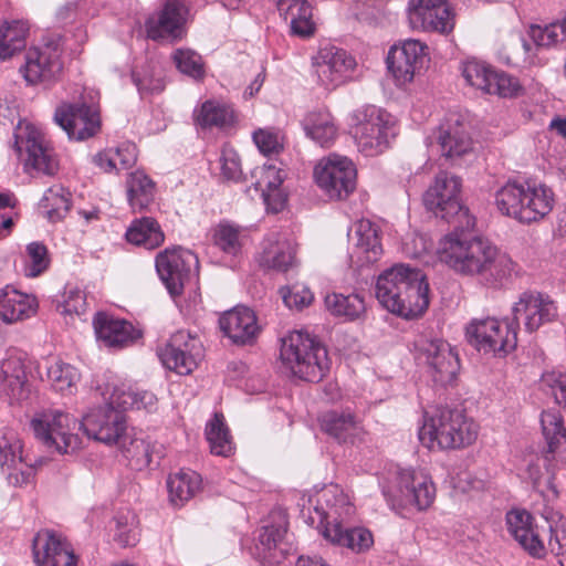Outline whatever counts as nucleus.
I'll return each instance as SVG.
<instances>
[{"mask_svg": "<svg viewBox=\"0 0 566 566\" xmlns=\"http://www.w3.org/2000/svg\"><path fill=\"white\" fill-rule=\"evenodd\" d=\"M104 406L92 408L81 422L60 409H44L34 413L30 428L38 441L60 454H70L81 448L77 430L83 429L88 438L105 444L118 441L126 430L125 415L104 401Z\"/></svg>", "mask_w": 566, "mask_h": 566, "instance_id": "f257e3e1", "label": "nucleus"}, {"mask_svg": "<svg viewBox=\"0 0 566 566\" xmlns=\"http://www.w3.org/2000/svg\"><path fill=\"white\" fill-rule=\"evenodd\" d=\"M457 230L444 235L437 250L439 260L461 275L476 277L483 285L502 286L511 276L512 259L488 239Z\"/></svg>", "mask_w": 566, "mask_h": 566, "instance_id": "f03ea898", "label": "nucleus"}, {"mask_svg": "<svg viewBox=\"0 0 566 566\" xmlns=\"http://www.w3.org/2000/svg\"><path fill=\"white\" fill-rule=\"evenodd\" d=\"M429 284L422 272L395 264L379 274L376 297L389 312L405 318L421 315L429 306Z\"/></svg>", "mask_w": 566, "mask_h": 566, "instance_id": "7ed1b4c3", "label": "nucleus"}, {"mask_svg": "<svg viewBox=\"0 0 566 566\" xmlns=\"http://www.w3.org/2000/svg\"><path fill=\"white\" fill-rule=\"evenodd\" d=\"M321 500L326 504V510L322 511L318 530L325 539L356 554L373 546L374 537L367 528L350 525L355 507L343 491L337 486L326 488L321 493Z\"/></svg>", "mask_w": 566, "mask_h": 566, "instance_id": "20e7f679", "label": "nucleus"}, {"mask_svg": "<svg viewBox=\"0 0 566 566\" xmlns=\"http://www.w3.org/2000/svg\"><path fill=\"white\" fill-rule=\"evenodd\" d=\"M495 205L503 216L530 224L553 210L555 193L543 182L509 180L495 192Z\"/></svg>", "mask_w": 566, "mask_h": 566, "instance_id": "39448f33", "label": "nucleus"}, {"mask_svg": "<svg viewBox=\"0 0 566 566\" xmlns=\"http://www.w3.org/2000/svg\"><path fill=\"white\" fill-rule=\"evenodd\" d=\"M476 437V423L458 408H438L419 430L421 443L429 449H462L471 446Z\"/></svg>", "mask_w": 566, "mask_h": 566, "instance_id": "423d86ee", "label": "nucleus"}, {"mask_svg": "<svg viewBox=\"0 0 566 566\" xmlns=\"http://www.w3.org/2000/svg\"><path fill=\"white\" fill-rule=\"evenodd\" d=\"M280 357L293 376L321 381L329 370L327 349L307 333L294 331L282 339Z\"/></svg>", "mask_w": 566, "mask_h": 566, "instance_id": "0eeeda50", "label": "nucleus"}, {"mask_svg": "<svg viewBox=\"0 0 566 566\" xmlns=\"http://www.w3.org/2000/svg\"><path fill=\"white\" fill-rule=\"evenodd\" d=\"M461 187L462 182L458 176L441 171L424 192L423 203L437 218L452 224L454 229L472 230L475 218L461 203Z\"/></svg>", "mask_w": 566, "mask_h": 566, "instance_id": "6e6552de", "label": "nucleus"}, {"mask_svg": "<svg viewBox=\"0 0 566 566\" xmlns=\"http://www.w3.org/2000/svg\"><path fill=\"white\" fill-rule=\"evenodd\" d=\"M352 119L357 147L366 156L381 154L396 136L394 117L375 105L357 108L353 113Z\"/></svg>", "mask_w": 566, "mask_h": 566, "instance_id": "1a4fd4ad", "label": "nucleus"}, {"mask_svg": "<svg viewBox=\"0 0 566 566\" xmlns=\"http://www.w3.org/2000/svg\"><path fill=\"white\" fill-rule=\"evenodd\" d=\"M155 268L169 294L178 296L198 276L199 260L192 251L180 247L165 249L157 254Z\"/></svg>", "mask_w": 566, "mask_h": 566, "instance_id": "9d476101", "label": "nucleus"}, {"mask_svg": "<svg viewBox=\"0 0 566 566\" xmlns=\"http://www.w3.org/2000/svg\"><path fill=\"white\" fill-rule=\"evenodd\" d=\"M470 345L479 352L506 355L516 347V326L511 322L501 323L494 317L472 319L465 328Z\"/></svg>", "mask_w": 566, "mask_h": 566, "instance_id": "9b49d317", "label": "nucleus"}, {"mask_svg": "<svg viewBox=\"0 0 566 566\" xmlns=\"http://www.w3.org/2000/svg\"><path fill=\"white\" fill-rule=\"evenodd\" d=\"M14 149L21 156L25 154L24 170L29 175L53 176L59 169L54 149L44 135L33 126L19 128L14 134Z\"/></svg>", "mask_w": 566, "mask_h": 566, "instance_id": "f8f14e48", "label": "nucleus"}, {"mask_svg": "<svg viewBox=\"0 0 566 566\" xmlns=\"http://www.w3.org/2000/svg\"><path fill=\"white\" fill-rule=\"evenodd\" d=\"M54 120L70 139L77 142L94 137L101 130L98 105L84 98L61 104L54 112Z\"/></svg>", "mask_w": 566, "mask_h": 566, "instance_id": "ddd939ff", "label": "nucleus"}, {"mask_svg": "<svg viewBox=\"0 0 566 566\" xmlns=\"http://www.w3.org/2000/svg\"><path fill=\"white\" fill-rule=\"evenodd\" d=\"M314 177L317 185L331 199H344L356 186V169L350 159L331 154L315 167Z\"/></svg>", "mask_w": 566, "mask_h": 566, "instance_id": "4468645a", "label": "nucleus"}, {"mask_svg": "<svg viewBox=\"0 0 566 566\" xmlns=\"http://www.w3.org/2000/svg\"><path fill=\"white\" fill-rule=\"evenodd\" d=\"M188 7L184 0H166L163 8L147 19V38L154 41L175 43L187 34Z\"/></svg>", "mask_w": 566, "mask_h": 566, "instance_id": "2eb2a0df", "label": "nucleus"}, {"mask_svg": "<svg viewBox=\"0 0 566 566\" xmlns=\"http://www.w3.org/2000/svg\"><path fill=\"white\" fill-rule=\"evenodd\" d=\"M158 357L166 368L179 375H188L203 357V347L199 338L189 332L178 331L158 350Z\"/></svg>", "mask_w": 566, "mask_h": 566, "instance_id": "dca6fc26", "label": "nucleus"}, {"mask_svg": "<svg viewBox=\"0 0 566 566\" xmlns=\"http://www.w3.org/2000/svg\"><path fill=\"white\" fill-rule=\"evenodd\" d=\"M318 83L326 90L344 84L356 66L355 59L344 49L327 45L313 59Z\"/></svg>", "mask_w": 566, "mask_h": 566, "instance_id": "f3484780", "label": "nucleus"}, {"mask_svg": "<svg viewBox=\"0 0 566 566\" xmlns=\"http://www.w3.org/2000/svg\"><path fill=\"white\" fill-rule=\"evenodd\" d=\"M512 312V323L516 326V329L520 319H523L525 329L530 333L537 331L544 324L554 322L558 317L555 301L549 295L538 292L522 293Z\"/></svg>", "mask_w": 566, "mask_h": 566, "instance_id": "a211bd4d", "label": "nucleus"}, {"mask_svg": "<svg viewBox=\"0 0 566 566\" xmlns=\"http://www.w3.org/2000/svg\"><path fill=\"white\" fill-rule=\"evenodd\" d=\"M408 19L412 29L449 33L454 20L447 0H410Z\"/></svg>", "mask_w": 566, "mask_h": 566, "instance_id": "6ab92c4d", "label": "nucleus"}, {"mask_svg": "<svg viewBox=\"0 0 566 566\" xmlns=\"http://www.w3.org/2000/svg\"><path fill=\"white\" fill-rule=\"evenodd\" d=\"M428 46L419 40L408 39L394 45L387 56L388 70L399 85L411 82L427 61Z\"/></svg>", "mask_w": 566, "mask_h": 566, "instance_id": "aec40b11", "label": "nucleus"}, {"mask_svg": "<svg viewBox=\"0 0 566 566\" xmlns=\"http://www.w3.org/2000/svg\"><path fill=\"white\" fill-rule=\"evenodd\" d=\"M419 350L436 384L447 386L453 382L460 370V360L449 343L439 338L429 339L422 343Z\"/></svg>", "mask_w": 566, "mask_h": 566, "instance_id": "412c9836", "label": "nucleus"}, {"mask_svg": "<svg viewBox=\"0 0 566 566\" xmlns=\"http://www.w3.org/2000/svg\"><path fill=\"white\" fill-rule=\"evenodd\" d=\"M36 566H76L70 544L53 531L38 532L32 544Z\"/></svg>", "mask_w": 566, "mask_h": 566, "instance_id": "4be33fe9", "label": "nucleus"}, {"mask_svg": "<svg viewBox=\"0 0 566 566\" xmlns=\"http://www.w3.org/2000/svg\"><path fill=\"white\" fill-rule=\"evenodd\" d=\"M541 424L548 447L545 454V462L547 464V471L553 473L555 465L552 462L554 460L563 463L566 462V428L563 427L562 416L556 410L543 411ZM553 479L554 476L552 474L547 480V488L553 496L556 497L558 491L553 483Z\"/></svg>", "mask_w": 566, "mask_h": 566, "instance_id": "5701e85b", "label": "nucleus"}, {"mask_svg": "<svg viewBox=\"0 0 566 566\" xmlns=\"http://www.w3.org/2000/svg\"><path fill=\"white\" fill-rule=\"evenodd\" d=\"M286 532L287 521L284 515H279L276 522L260 530L254 554L263 566H276L285 559L287 548L284 537Z\"/></svg>", "mask_w": 566, "mask_h": 566, "instance_id": "b1692460", "label": "nucleus"}, {"mask_svg": "<svg viewBox=\"0 0 566 566\" xmlns=\"http://www.w3.org/2000/svg\"><path fill=\"white\" fill-rule=\"evenodd\" d=\"M61 53L57 48L46 45L28 51L21 72L30 84L51 82L62 71Z\"/></svg>", "mask_w": 566, "mask_h": 566, "instance_id": "393cba45", "label": "nucleus"}, {"mask_svg": "<svg viewBox=\"0 0 566 566\" xmlns=\"http://www.w3.org/2000/svg\"><path fill=\"white\" fill-rule=\"evenodd\" d=\"M219 324L224 335L235 345L253 344L260 332L254 312L245 306H237L226 312Z\"/></svg>", "mask_w": 566, "mask_h": 566, "instance_id": "a878e982", "label": "nucleus"}, {"mask_svg": "<svg viewBox=\"0 0 566 566\" xmlns=\"http://www.w3.org/2000/svg\"><path fill=\"white\" fill-rule=\"evenodd\" d=\"M349 239L354 244L353 256L363 265L376 262L382 254L380 230L367 219L354 223Z\"/></svg>", "mask_w": 566, "mask_h": 566, "instance_id": "bb28decb", "label": "nucleus"}, {"mask_svg": "<svg viewBox=\"0 0 566 566\" xmlns=\"http://www.w3.org/2000/svg\"><path fill=\"white\" fill-rule=\"evenodd\" d=\"M438 143L443 157L455 160L472 150V139L460 116L452 115L439 127Z\"/></svg>", "mask_w": 566, "mask_h": 566, "instance_id": "cd10ccee", "label": "nucleus"}, {"mask_svg": "<svg viewBox=\"0 0 566 566\" xmlns=\"http://www.w3.org/2000/svg\"><path fill=\"white\" fill-rule=\"evenodd\" d=\"M399 491L402 503L415 505L419 511L428 509L436 497V488L432 481L421 472H401L399 475Z\"/></svg>", "mask_w": 566, "mask_h": 566, "instance_id": "c85d7f7f", "label": "nucleus"}, {"mask_svg": "<svg viewBox=\"0 0 566 566\" xmlns=\"http://www.w3.org/2000/svg\"><path fill=\"white\" fill-rule=\"evenodd\" d=\"M509 533L533 557L541 558L545 546L533 526V516L525 510H512L506 514Z\"/></svg>", "mask_w": 566, "mask_h": 566, "instance_id": "c756f323", "label": "nucleus"}, {"mask_svg": "<svg viewBox=\"0 0 566 566\" xmlns=\"http://www.w3.org/2000/svg\"><path fill=\"white\" fill-rule=\"evenodd\" d=\"M0 394L6 396L11 405L28 399L30 389L24 364L19 357L10 356L1 363Z\"/></svg>", "mask_w": 566, "mask_h": 566, "instance_id": "7c9ffc66", "label": "nucleus"}, {"mask_svg": "<svg viewBox=\"0 0 566 566\" xmlns=\"http://www.w3.org/2000/svg\"><path fill=\"white\" fill-rule=\"evenodd\" d=\"M93 327L97 340L106 347L120 348L133 340V325L107 313H96L93 319Z\"/></svg>", "mask_w": 566, "mask_h": 566, "instance_id": "2f4dec72", "label": "nucleus"}, {"mask_svg": "<svg viewBox=\"0 0 566 566\" xmlns=\"http://www.w3.org/2000/svg\"><path fill=\"white\" fill-rule=\"evenodd\" d=\"M38 301L33 295L6 286L0 293V319L7 324L28 319L36 313Z\"/></svg>", "mask_w": 566, "mask_h": 566, "instance_id": "473e14b6", "label": "nucleus"}, {"mask_svg": "<svg viewBox=\"0 0 566 566\" xmlns=\"http://www.w3.org/2000/svg\"><path fill=\"white\" fill-rule=\"evenodd\" d=\"M260 264L263 268L286 272L295 264V247L285 235L272 233L264 241Z\"/></svg>", "mask_w": 566, "mask_h": 566, "instance_id": "72a5a7b5", "label": "nucleus"}, {"mask_svg": "<svg viewBox=\"0 0 566 566\" xmlns=\"http://www.w3.org/2000/svg\"><path fill=\"white\" fill-rule=\"evenodd\" d=\"M302 126L306 136L322 147H331L338 134L335 118L325 108L308 112L302 120Z\"/></svg>", "mask_w": 566, "mask_h": 566, "instance_id": "f704fd0d", "label": "nucleus"}, {"mask_svg": "<svg viewBox=\"0 0 566 566\" xmlns=\"http://www.w3.org/2000/svg\"><path fill=\"white\" fill-rule=\"evenodd\" d=\"M95 395H99L104 401L109 402L123 413L129 409H139V391L137 385L130 381L105 382L95 388Z\"/></svg>", "mask_w": 566, "mask_h": 566, "instance_id": "c9c22d12", "label": "nucleus"}, {"mask_svg": "<svg viewBox=\"0 0 566 566\" xmlns=\"http://www.w3.org/2000/svg\"><path fill=\"white\" fill-rule=\"evenodd\" d=\"M167 489L170 503L181 507L201 489V476L192 470H180L169 475Z\"/></svg>", "mask_w": 566, "mask_h": 566, "instance_id": "e433bc0d", "label": "nucleus"}, {"mask_svg": "<svg viewBox=\"0 0 566 566\" xmlns=\"http://www.w3.org/2000/svg\"><path fill=\"white\" fill-rule=\"evenodd\" d=\"M324 302L333 316L348 322L363 318L367 311L365 300L359 293H331L325 296Z\"/></svg>", "mask_w": 566, "mask_h": 566, "instance_id": "4c0bfd02", "label": "nucleus"}, {"mask_svg": "<svg viewBox=\"0 0 566 566\" xmlns=\"http://www.w3.org/2000/svg\"><path fill=\"white\" fill-rule=\"evenodd\" d=\"M193 118L197 126L207 128H227L234 122L233 109L220 102L208 99L203 102L193 112Z\"/></svg>", "mask_w": 566, "mask_h": 566, "instance_id": "58836bf2", "label": "nucleus"}, {"mask_svg": "<svg viewBox=\"0 0 566 566\" xmlns=\"http://www.w3.org/2000/svg\"><path fill=\"white\" fill-rule=\"evenodd\" d=\"M28 24L23 21H4L0 24V60L11 59L25 48Z\"/></svg>", "mask_w": 566, "mask_h": 566, "instance_id": "ea45409f", "label": "nucleus"}, {"mask_svg": "<svg viewBox=\"0 0 566 566\" xmlns=\"http://www.w3.org/2000/svg\"><path fill=\"white\" fill-rule=\"evenodd\" d=\"M321 427L328 436L339 442L353 441V438L359 431L353 415L336 411L325 412L321 418Z\"/></svg>", "mask_w": 566, "mask_h": 566, "instance_id": "a19ab883", "label": "nucleus"}, {"mask_svg": "<svg viewBox=\"0 0 566 566\" xmlns=\"http://www.w3.org/2000/svg\"><path fill=\"white\" fill-rule=\"evenodd\" d=\"M40 206L50 222L62 221L71 209V193L60 185L52 186L44 192Z\"/></svg>", "mask_w": 566, "mask_h": 566, "instance_id": "79ce46f5", "label": "nucleus"}, {"mask_svg": "<svg viewBox=\"0 0 566 566\" xmlns=\"http://www.w3.org/2000/svg\"><path fill=\"white\" fill-rule=\"evenodd\" d=\"M115 532L113 539L120 547L134 546L139 541L138 516L129 509L120 510L114 517Z\"/></svg>", "mask_w": 566, "mask_h": 566, "instance_id": "37998d69", "label": "nucleus"}, {"mask_svg": "<svg viewBox=\"0 0 566 566\" xmlns=\"http://www.w3.org/2000/svg\"><path fill=\"white\" fill-rule=\"evenodd\" d=\"M206 436L212 453L222 457L231 454L233 450L232 441L222 415L216 413L208 422Z\"/></svg>", "mask_w": 566, "mask_h": 566, "instance_id": "c03bdc74", "label": "nucleus"}, {"mask_svg": "<svg viewBox=\"0 0 566 566\" xmlns=\"http://www.w3.org/2000/svg\"><path fill=\"white\" fill-rule=\"evenodd\" d=\"M48 378L54 390L62 394H73L81 375L72 365L54 361L48 367Z\"/></svg>", "mask_w": 566, "mask_h": 566, "instance_id": "a18cd8bd", "label": "nucleus"}, {"mask_svg": "<svg viewBox=\"0 0 566 566\" xmlns=\"http://www.w3.org/2000/svg\"><path fill=\"white\" fill-rule=\"evenodd\" d=\"M528 35L536 46L541 48H549L566 41V14L562 20L544 27L538 24L531 25Z\"/></svg>", "mask_w": 566, "mask_h": 566, "instance_id": "49530a36", "label": "nucleus"}, {"mask_svg": "<svg viewBox=\"0 0 566 566\" xmlns=\"http://www.w3.org/2000/svg\"><path fill=\"white\" fill-rule=\"evenodd\" d=\"M23 461L22 441L14 431H4L0 437V467L11 470Z\"/></svg>", "mask_w": 566, "mask_h": 566, "instance_id": "de8ad7c7", "label": "nucleus"}, {"mask_svg": "<svg viewBox=\"0 0 566 566\" xmlns=\"http://www.w3.org/2000/svg\"><path fill=\"white\" fill-rule=\"evenodd\" d=\"M172 60L182 74L200 81L205 77V63L202 56L191 49H177Z\"/></svg>", "mask_w": 566, "mask_h": 566, "instance_id": "09e8293b", "label": "nucleus"}, {"mask_svg": "<svg viewBox=\"0 0 566 566\" xmlns=\"http://www.w3.org/2000/svg\"><path fill=\"white\" fill-rule=\"evenodd\" d=\"M461 72L470 86L486 93L493 73L490 65L472 59L462 63Z\"/></svg>", "mask_w": 566, "mask_h": 566, "instance_id": "8fccbe9b", "label": "nucleus"}, {"mask_svg": "<svg viewBox=\"0 0 566 566\" xmlns=\"http://www.w3.org/2000/svg\"><path fill=\"white\" fill-rule=\"evenodd\" d=\"M27 255L30 263L25 268V275L36 277L48 270L50 256L48 248L42 242H31L27 245Z\"/></svg>", "mask_w": 566, "mask_h": 566, "instance_id": "3c124183", "label": "nucleus"}, {"mask_svg": "<svg viewBox=\"0 0 566 566\" xmlns=\"http://www.w3.org/2000/svg\"><path fill=\"white\" fill-rule=\"evenodd\" d=\"M280 294L284 304L289 308L296 311H301L308 306L314 300V295L311 290L301 283L281 287Z\"/></svg>", "mask_w": 566, "mask_h": 566, "instance_id": "603ef678", "label": "nucleus"}, {"mask_svg": "<svg viewBox=\"0 0 566 566\" xmlns=\"http://www.w3.org/2000/svg\"><path fill=\"white\" fill-rule=\"evenodd\" d=\"M521 91V85L517 78L505 72H497L493 70L491 75L488 94H496L501 97H513Z\"/></svg>", "mask_w": 566, "mask_h": 566, "instance_id": "864d4df0", "label": "nucleus"}, {"mask_svg": "<svg viewBox=\"0 0 566 566\" xmlns=\"http://www.w3.org/2000/svg\"><path fill=\"white\" fill-rule=\"evenodd\" d=\"M239 230L230 224L220 223L213 233V241L223 252L235 255L241 249Z\"/></svg>", "mask_w": 566, "mask_h": 566, "instance_id": "5fc2aeb1", "label": "nucleus"}, {"mask_svg": "<svg viewBox=\"0 0 566 566\" xmlns=\"http://www.w3.org/2000/svg\"><path fill=\"white\" fill-rule=\"evenodd\" d=\"M87 307L85 293L78 289L65 291L63 301L57 304L56 310L64 316H82Z\"/></svg>", "mask_w": 566, "mask_h": 566, "instance_id": "6e6d98bb", "label": "nucleus"}, {"mask_svg": "<svg viewBox=\"0 0 566 566\" xmlns=\"http://www.w3.org/2000/svg\"><path fill=\"white\" fill-rule=\"evenodd\" d=\"M541 385L548 389L555 401L566 410V371L553 370L543 374Z\"/></svg>", "mask_w": 566, "mask_h": 566, "instance_id": "4d7b16f0", "label": "nucleus"}, {"mask_svg": "<svg viewBox=\"0 0 566 566\" xmlns=\"http://www.w3.org/2000/svg\"><path fill=\"white\" fill-rule=\"evenodd\" d=\"M253 140L259 150L264 155L279 154L283 149L282 138L277 133L259 129L253 133Z\"/></svg>", "mask_w": 566, "mask_h": 566, "instance_id": "13d9d810", "label": "nucleus"}, {"mask_svg": "<svg viewBox=\"0 0 566 566\" xmlns=\"http://www.w3.org/2000/svg\"><path fill=\"white\" fill-rule=\"evenodd\" d=\"M165 241V233L159 222L153 217L144 216V248L156 249Z\"/></svg>", "mask_w": 566, "mask_h": 566, "instance_id": "bf43d9fd", "label": "nucleus"}, {"mask_svg": "<svg viewBox=\"0 0 566 566\" xmlns=\"http://www.w3.org/2000/svg\"><path fill=\"white\" fill-rule=\"evenodd\" d=\"M277 8L291 19L312 20V7L305 0H277Z\"/></svg>", "mask_w": 566, "mask_h": 566, "instance_id": "052dcab7", "label": "nucleus"}, {"mask_svg": "<svg viewBox=\"0 0 566 566\" xmlns=\"http://www.w3.org/2000/svg\"><path fill=\"white\" fill-rule=\"evenodd\" d=\"M126 192L134 211H142V171L139 169L127 175Z\"/></svg>", "mask_w": 566, "mask_h": 566, "instance_id": "680f3d73", "label": "nucleus"}, {"mask_svg": "<svg viewBox=\"0 0 566 566\" xmlns=\"http://www.w3.org/2000/svg\"><path fill=\"white\" fill-rule=\"evenodd\" d=\"M149 73H144V92L147 91L151 94L160 93L165 88V70L160 62H155L148 65Z\"/></svg>", "mask_w": 566, "mask_h": 566, "instance_id": "e2e57ef3", "label": "nucleus"}, {"mask_svg": "<svg viewBox=\"0 0 566 566\" xmlns=\"http://www.w3.org/2000/svg\"><path fill=\"white\" fill-rule=\"evenodd\" d=\"M222 176L228 180L238 181L242 171L240 160L235 151L223 150L220 158Z\"/></svg>", "mask_w": 566, "mask_h": 566, "instance_id": "0e129e2a", "label": "nucleus"}, {"mask_svg": "<svg viewBox=\"0 0 566 566\" xmlns=\"http://www.w3.org/2000/svg\"><path fill=\"white\" fill-rule=\"evenodd\" d=\"M113 151L117 161V169H129L137 161L138 149L134 144L124 143L114 148Z\"/></svg>", "mask_w": 566, "mask_h": 566, "instance_id": "69168bd1", "label": "nucleus"}, {"mask_svg": "<svg viewBox=\"0 0 566 566\" xmlns=\"http://www.w3.org/2000/svg\"><path fill=\"white\" fill-rule=\"evenodd\" d=\"M8 474V481L10 484L22 486L31 483L34 478L35 469L32 464L27 463V459L21 464H18L15 469Z\"/></svg>", "mask_w": 566, "mask_h": 566, "instance_id": "338daca9", "label": "nucleus"}, {"mask_svg": "<svg viewBox=\"0 0 566 566\" xmlns=\"http://www.w3.org/2000/svg\"><path fill=\"white\" fill-rule=\"evenodd\" d=\"M552 534L548 541L549 551L559 556L560 566H566V530H551Z\"/></svg>", "mask_w": 566, "mask_h": 566, "instance_id": "774afa93", "label": "nucleus"}]
</instances>
